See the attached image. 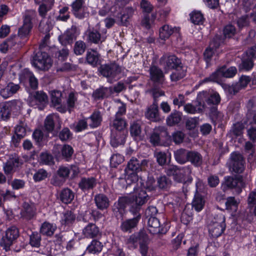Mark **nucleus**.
I'll return each mask as SVG.
<instances>
[{
	"label": "nucleus",
	"instance_id": "1",
	"mask_svg": "<svg viewBox=\"0 0 256 256\" xmlns=\"http://www.w3.org/2000/svg\"><path fill=\"white\" fill-rule=\"evenodd\" d=\"M160 64L166 72L173 70L170 75V80L176 82L184 78L186 74V68L182 59L174 54H165L160 59Z\"/></svg>",
	"mask_w": 256,
	"mask_h": 256
},
{
	"label": "nucleus",
	"instance_id": "2",
	"mask_svg": "<svg viewBox=\"0 0 256 256\" xmlns=\"http://www.w3.org/2000/svg\"><path fill=\"white\" fill-rule=\"evenodd\" d=\"M149 196L144 190H140L134 196H122L118 198V204L120 208L128 207L129 212L134 216L141 218L140 212L142 206L148 200Z\"/></svg>",
	"mask_w": 256,
	"mask_h": 256
},
{
	"label": "nucleus",
	"instance_id": "3",
	"mask_svg": "<svg viewBox=\"0 0 256 256\" xmlns=\"http://www.w3.org/2000/svg\"><path fill=\"white\" fill-rule=\"evenodd\" d=\"M149 162L148 160L134 157H132L128 162L124 172L127 180L132 182L128 187H132L134 191L136 187V182L138 180V174L146 171Z\"/></svg>",
	"mask_w": 256,
	"mask_h": 256
},
{
	"label": "nucleus",
	"instance_id": "4",
	"mask_svg": "<svg viewBox=\"0 0 256 256\" xmlns=\"http://www.w3.org/2000/svg\"><path fill=\"white\" fill-rule=\"evenodd\" d=\"M19 236L20 231L18 227L16 226H10L0 239V246L6 252H20L21 250L20 247L14 246Z\"/></svg>",
	"mask_w": 256,
	"mask_h": 256
},
{
	"label": "nucleus",
	"instance_id": "5",
	"mask_svg": "<svg viewBox=\"0 0 256 256\" xmlns=\"http://www.w3.org/2000/svg\"><path fill=\"white\" fill-rule=\"evenodd\" d=\"M107 29L102 27L100 22L94 27L88 28L86 31V41L88 43L102 44L107 38Z\"/></svg>",
	"mask_w": 256,
	"mask_h": 256
},
{
	"label": "nucleus",
	"instance_id": "6",
	"mask_svg": "<svg viewBox=\"0 0 256 256\" xmlns=\"http://www.w3.org/2000/svg\"><path fill=\"white\" fill-rule=\"evenodd\" d=\"M211 238H216L220 236L226 228L225 217L222 214H216L208 226Z\"/></svg>",
	"mask_w": 256,
	"mask_h": 256
},
{
	"label": "nucleus",
	"instance_id": "7",
	"mask_svg": "<svg viewBox=\"0 0 256 256\" xmlns=\"http://www.w3.org/2000/svg\"><path fill=\"white\" fill-rule=\"evenodd\" d=\"M32 65L40 70H48L52 66V62L48 54L38 50L34 53L31 60Z\"/></svg>",
	"mask_w": 256,
	"mask_h": 256
},
{
	"label": "nucleus",
	"instance_id": "8",
	"mask_svg": "<svg viewBox=\"0 0 256 256\" xmlns=\"http://www.w3.org/2000/svg\"><path fill=\"white\" fill-rule=\"evenodd\" d=\"M100 74L107 78L108 82L112 84L118 78V76L121 73V67L116 62H112L102 64L98 68Z\"/></svg>",
	"mask_w": 256,
	"mask_h": 256
},
{
	"label": "nucleus",
	"instance_id": "9",
	"mask_svg": "<svg viewBox=\"0 0 256 256\" xmlns=\"http://www.w3.org/2000/svg\"><path fill=\"white\" fill-rule=\"evenodd\" d=\"M237 72V69L234 66L227 68L226 66L219 68L209 77L204 79L206 82L211 81L218 82L222 77L230 78L234 76Z\"/></svg>",
	"mask_w": 256,
	"mask_h": 256
},
{
	"label": "nucleus",
	"instance_id": "10",
	"mask_svg": "<svg viewBox=\"0 0 256 256\" xmlns=\"http://www.w3.org/2000/svg\"><path fill=\"white\" fill-rule=\"evenodd\" d=\"M27 100L30 106L42 110L48 103V97L43 91H36L30 93Z\"/></svg>",
	"mask_w": 256,
	"mask_h": 256
},
{
	"label": "nucleus",
	"instance_id": "11",
	"mask_svg": "<svg viewBox=\"0 0 256 256\" xmlns=\"http://www.w3.org/2000/svg\"><path fill=\"white\" fill-rule=\"evenodd\" d=\"M149 240V237L146 231L144 229H141L130 236L126 240V244L130 249H136L138 244Z\"/></svg>",
	"mask_w": 256,
	"mask_h": 256
},
{
	"label": "nucleus",
	"instance_id": "12",
	"mask_svg": "<svg viewBox=\"0 0 256 256\" xmlns=\"http://www.w3.org/2000/svg\"><path fill=\"white\" fill-rule=\"evenodd\" d=\"M208 96L207 92L202 91L198 94L196 100L194 102V104H187L184 105V110L189 114L200 113L203 112L204 104L203 100Z\"/></svg>",
	"mask_w": 256,
	"mask_h": 256
},
{
	"label": "nucleus",
	"instance_id": "13",
	"mask_svg": "<svg viewBox=\"0 0 256 256\" xmlns=\"http://www.w3.org/2000/svg\"><path fill=\"white\" fill-rule=\"evenodd\" d=\"M222 186L224 190L234 189L235 192L238 194L242 192V188L244 187V182L241 176H225Z\"/></svg>",
	"mask_w": 256,
	"mask_h": 256
},
{
	"label": "nucleus",
	"instance_id": "14",
	"mask_svg": "<svg viewBox=\"0 0 256 256\" xmlns=\"http://www.w3.org/2000/svg\"><path fill=\"white\" fill-rule=\"evenodd\" d=\"M168 136L167 128L164 126L156 127L149 136L150 143L154 146H160Z\"/></svg>",
	"mask_w": 256,
	"mask_h": 256
},
{
	"label": "nucleus",
	"instance_id": "15",
	"mask_svg": "<svg viewBox=\"0 0 256 256\" xmlns=\"http://www.w3.org/2000/svg\"><path fill=\"white\" fill-rule=\"evenodd\" d=\"M32 28L30 26L22 24L18 28V34H12L10 36V40H12L13 42L17 45L16 48H21L24 45L29 38L30 32Z\"/></svg>",
	"mask_w": 256,
	"mask_h": 256
},
{
	"label": "nucleus",
	"instance_id": "16",
	"mask_svg": "<svg viewBox=\"0 0 256 256\" xmlns=\"http://www.w3.org/2000/svg\"><path fill=\"white\" fill-rule=\"evenodd\" d=\"M244 160L243 156L238 152H232L230 157L229 168L237 174H241L244 170Z\"/></svg>",
	"mask_w": 256,
	"mask_h": 256
},
{
	"label": "nucleus",
	"instance_id": "17",
	"mask_svg": "<svg viewBox=\"0 0 256 256\" xmlns=\"http://www.w3.org/2000/svg\"><path fill=\"white\" fill-rule=\"evenodd\" d=\"M36 208L31 202H24L20 212L21 217L27 220L32 219L36 216Z\"/></svg>",
	"mask_w": 256,
	"mask_h": 256
},
{
	"label": "nucleus",
	"instance_id": "18",
	"mask_svg": "<svg viewBox=\"0 0 256 256\" xmlns=\"http://www.w3.org/2000/svg\"><path fill=\"white\" fill-rule=\"evenodd\" d=\"M140 219L139 216H134L132 218L124 220L120 225V230L124 232L132 233L137 228Z\"/></svg>",
	"mask_w": 256,
	"mask_h": 256
},
{
	"label": "nucleus",
	"instance_id": "19",
	"mask_svg": "<svg viewBox=\"0 0 256 256\" xmlns=\"http://www.w3.org/2000/svg\"><path fill=\"white\" fill-rule=\"evenodd\" d=\"M148 226L150 232L152 234H163L166 232V229L161 228L160 220L156 216L149 218Z\"/></svg>",
	"mask_w": 256,
	"mask_h": 256
},
{
	"label": "nucleus",
	"instance_id": "20",
	"mask_svg": "<svg viewBox=\"0 0 256 256\" xmlns=\"http://www.w3.org/2000/svg\"><path fill=\"white\" fill-rule=\"evenodd\" d=\"M126 134L127 131H112L110 142L112 146L116 148L124 144Z\"/></svg>",
	"mask_w": 256,
	"mask_h": 256
},
{
	"label": "nucleus",
	"instance_id": "21",
	"mask_svg": "<svg viewBox=\"0 0 256 256\" xmlns=\"http://www.w3.org/2000/svg\"><path fill=\"white\" fill-rule=\"evenodd\" d=\"M96 180L93 176L82 177L78 183V188L84 192H88L96 186Z\"/></svg>",
	"mask_w": 256,
	"mask_h": 256
},
{
	"label": "nucleus",
	"instance_id": "22",
	"mask_svg": "<svg viewBox=\"0 0 256 256\" xmlns=\"http://www.w3.org/2000/svg\"><path fill=\"white\" fill-rule=\"evenodd\" d=\"M150 80L154 83L162 84L164 74L162 70L156 66H152L149 70Z\"/></svg>",
	"mask_w": 256,
	"mask_h": 256
},
{
	"label": "nucleus",
	"instance_id": "23",
	"mask_svg": "<svg viewBox=\"0 0 256 256\" xmlns=\"http://www.w3.org/2000/svg\"><path fill=\"white\" fill-rule=\"evenodd\" d=\"M146 118L152 122H158L160 120L158 110V104L152 102L148 106L144 113Z\"/></svg>",
	"mask_w": 256,
	"mask_h": 256
},
{
	"label": "nucleus",
	"instance_id": "24",
	"mask_svg": "<svg viewBox=\"0 0 256 256\" xmlns=\"http://www.w3.org/2000/svg\"><path fill=\"white\" fill-rule=\"evenodd\" d=\"M100 228L92 222H89L82 230V234L87 238H93L100 234Z\"/></svg>",
	"mask_w": 256,
	"mask_h": 256
},
{
	"label": "nucleus",
	"instance_id": "25",
	"mask_svg": "<svg viewBox=\"0 0 256 256\" xmlns=\"http://www.w3.org/2000/svg\"><path fill=\"white\" fill-rule=\"evenodd\" d=\"M130 132L135 140L140 141L143 140L144 136L142 134V126L140 122H134L130 124Z\"/></svg>",
	"mask_w": 256,
	"mask_h": 256
},
{
	"label": "nucleus",
	"instance_id": "26",
	"mask_svg": "<svg viewBox=\"0 0 256 256\" xmlns=\"http://www.w3.org/2000/svg\"><path fill=\"white\" fill-rule=\"evenodd\" d=\"M94 200L97 208L101 210H106L110 206V200L104 194H97L94 196Z\"/></svg>",
	"mask_w": 256,
	"mask_h": 256
},
{
	"label": "nucleus",
	"instance_id": "27",
	"mask_svg": "<svg viewBox=\"0 0 256 256\" xmlns=\"http://www.w3.org/2000/svg\"><path fill=\"white\" fill-rule=\"evenodd\" d=\"M74 152L72 146L68 144H64L60 149V152L57 154H56L55 156L57 158H61L66 162H69L72 159Z\"/></svg>",
	"mask_w": 256,
	"mask_h": 256
},
{
	"label": "nucleus",
	"instance_id": "28",
	"mask_svg": "<svg viewBox=\"0 0 256 256\" xmlns=\"http://www.w3.org/2000/svg\"><path fill=\"white\" fill-rule=\"evenodd\" d=\"M188 162L196 168L202 166L203 162L202 155L197 151L189 150Z\"/></svg>",
	"mask_w": 256,
	"mask_h": 256
},
{
	"label": "nucleus",
	"instance_id": "29",
	"mask_svg": "<svg viewBox=\"0 0 256 256\" xmlns=\"http://www.w3.org/2000/svg\"><path fill=\"white\" fill-rule=\"evenodd\" d=\"M56 228V224L48 222H44L40 227V233L43 236L51 237L54 235Z\"/></svg>",
	"mask_w": 256,
	"mask_h": 256
},
{
	"label": "nucleus",
	"instance_id": "30",
	"mask_svg": "<svg viewBox=\"0 0 256 256\" xmlns=\"http://www.w3.org/2000/svg\"><path fill=\"white\" fill-rule=\"evenodd\" d=\"M36 18L37 14L35 10H26L23 16V24L32 28Z\"/></svg>",
	"mask_w": 256,
	"mask_h": 256
},
{
	"label": "nucleus",
	"instance_id": "31",
	"mask_svg": "<svg viewBox=\"0 0 256 256\" xmlns=\"http://www.w3.org/2000/svg\"><path fill=\"white\" fill-rule=\"evenodd\" d=\"M86 60L88 64L96 67L100 64V54L96 50H90L86 52Z\"/></svg>",
	"mask_w": 256,
	"mask_h": 256
},
{
	"label": "nucleus",
	"instance_id": "32",
	"mask_svg": "<svg viewBox=\"0 0 256 256\" xmlns=\"http://www.w3.org/2000/svg\"><path fill=\"white\" fill-rule=\"evenodd\" d=\"M189 150L184 148H180L174 152V157L176 162L184 164L188 162Z\"/></svg>",
	"mask_w": 256,
	"mask_h": 256
},
{
	"label": "nucleus",
	"instance_id": "33",
	"mask_svg": "<svg viewBox=\"0 0 256 256\" xmlns=\"http://www.w3.org/2000/svg\"><path fill=\"white\" fill-rule=\"evenodd\" d=\"M110 90L108 88L101 86L94 91L92 97L96 100L104 99L110 96Z\"/></svg>",
	"mask_w": 256,
	"mask_h": 256
},
{
	"label": "nucleus",
	"instance_id": "34",
	"mask_svg": "<svg viewBox=\"0 0 256 256\" xmlns=\"http://www.w3.org/2000/svg\"><path fill=\"white\" fill-rule=\"evenodd\" d=\"M74 198V193L72 190L68 188L62 189L60 193V200L65 204L70 203Z\"/></svg>",
	"mask_w": 256,
	"mask_h": 256
},
{
	"label": "nucleus",
	"instance_id": "35",
	"mask_svg": "<svg viewBox=\"0 0 256 256\" xmlns=\"http://www.w3.org/2000/svg\"><path fill=\"white\" fill-rule=\"evenodd\" d=\"M76 220V216L71 210H66L62 213L60 224L62 226H70Z\"/></svg>",
	"mask_w": 256,
	"mask_h": 256
},
{
	"label": "nucleus",
	"instance_id": "36",
	"mask_svg": "<svg viewBox=\"0 0 256 256\" xmlns=\"http://www.w3.org/2000/svg\"><path fill=\"white\" fill-rule=\"evenodd\" d=\"M32 136L36 144L38 146H43L48 140V136L45 135L44 132L39 129L35 130L33 132Z\"/></svg>",
	"mask_w": 256,
	"mask_h": 256
},
{
	"label": "nucleus",
	"instance_id": "37",
	"mask_svg": "<svg viewBox=\"0 0 256 256\" xmlns=\"http://www.w3.org/2000/svg\"><path fill=\"white\" fill-rule=\"evenodd\" d=\"M86 120H90L89 126L94 128L99 126L101 124L102 118L100 112L96 110Z\"/></svg>",
	"mask_w": 256,
	"mask_h": 256
},
{
	"label": "nucleus",
	"instance_id": "38",
	"mask_svg": "<svg viewBox=\"0 0 256 256\" xmlns=\"http://www.w3.org/2000/svg\"><path fill=\"white\" fill-rule=\"evenodd\" d=\"M182 118V112L174 110L167 117L166 122L168 126H172L180 123Z\"/></svg>",
	"mask_w": 256,
	"mask_h": 256
},
{
	"label": "nucleus",
	"instance_id": "39",
	"mask_svg": "<svg viewBox=\"0 0 256 256\" xmlns=\"http://www.w3.org/2000/svg\"><path fill=\"white\" fill-rule=\"evenodd\" d=\"M22 164L18 158H13L8 160L5 164L4 168L6 174L12 173L14 168H18Z\"/></svg>",
	"mask_w": 256,
	"mask_h": 256
},
{
	"label": "nucleus",
	"instance_id": "40",
	"mask_svg": "<svg viewBox=\"0 0 256 256\" xmlns=\"http://www.w3.org/2000/svg\"><path fill=\"white\" fill-rule=\"evenodd\" d=\"M177 30L176 28H172L168 24H164L160 28L159 30L160 38L163 40H166L175 32Z\"/></svg>",
	"mask_w": 256,
	"mask_h": 256
},
{
	"label": "nucleus",
	"instance_id": "41",
	"mask_svg": "<svg viewBox=\"0 0 256 256\" xmlns=\"http://www.w3.org/2000/svg\"><path fill=\"white\" fill-rule=\"evenodd\" d=\"M250 78L248 76H242L239 80V81L234 85L231 89H232L234 93L236 94L242 88H244L250 81Z\"/></svg>",
	"mask_w": 256,
	"mask_h": 256
},
{
	"label": "nucleus",
	"instance_id": "42",
	"mask_svg": "<svg viewBox=\"0 0 256 256\" xmlns=\"http://www.w3.org/2000/svg\"><path fill=\"white\" fill-rule=\"evenodd\" d=\"M126 120L122 117H115L112 124L114 130L112 131H126Z\"/></svg>",
	"mask_w": 256,
	"mask_h": 256
},
{
	"label": "nucleus",
	"instance_id": "43",
	"mask_svg": "<svg viewBox=\"0 0 256 256\" xmlns=\"http://www.w3.org/2000/svg\"><path fill=\"white\" fill-rule=\"evenodd\" d=\"M171 185L170 179L166 176H160L157 178V186L161 190H167Z\"/></svg>",
	"mask_w": 256,
	"mask_h": 256
},
{
	"label": "nucleus",
	"instance_id": "44",
	"mask_svg": "<svg viewBox=\"0 0 256 256\" xmlns=\"http://www.w3.org/2000/svg\"><path fill=\"white\" fill-rule=\"evenodd\" d=\"M204 203L205 200L202 196L199 194H196L192 202V206L196 211L200 212L203 208Z\"/></svg>",
	"mask_w": 256,
	"mask_h": 256
},
{
	"label": "nucleus",
	"instance_id": "45",
	"mask_svg": "<svg viewBox=\"0 0 256 256\" xmlns=\"http://www.w3.org/2000/svg\"><path fill=\"white\" fill-rule=\"evenodd\" d=\"M244 148L245 152L248 154V161L252 162L254 160L256 157L254 154L255 146L252 142L248 141L245 143Z\"/></svg>",
	"mask_w": 256,
	"mask_h": 256
},
{
	"label": "nucleus",
	"instance_id": "46",
	"mask_svg": "<svg viewBox=\"0 0 256 256\" xmlns=\"http://www.w3.org/2000/svg\"><path fill=\"white\" fill-rule=\"evenodd\" d=\"M40 162L48 166H52L54 164L53 156L47 152H42L40 154Z\"/></svg>",
	"mask_w": 256,
	"mask_h": 256
},
{
	"label": "nucleus",
	"instance_id": "47",
	"mask_svg": "<svg viewBox=\"0 0 256 256\" xmlns=\"http://www.w3.org/2000/svg\"><path fill=\"white\" fill-rule=\"evenodd\" d=\"M148 92L152 95L153 98V102L156 104H158V98L165 96V92L160 88L155 86L149 90Z\"/></svg>",
	"mask_w": 256,
	"mask_h": 256
},
{
	"label": "nucleus",
	"instance_id": "48",
	"mask_svg": "<svg viewBox=\"0 0 256 256\" xmlns=\"http://www.w3.org/2000/svg\"><path fill=\"white\" fill-rule=\"evenodd\" d=\"M102 247V242L96 240H93L88 246L87 251L90 253L96 254L101 252Z\"/></svg>",
	"mask_w": 256,
	"mask_h": 256
},
{
	"label": "nucleus",
	"instance_id": "49",
	"mask_svg": "<svg viewBox=\"0 0 256 256\" xmlns=\"http://www.w3.org/2000/svg\"><path fill=\"white\" fill-rule=\"evenodd\" d=\"M254 66V62L250 58H242V62L239 65L240 70L248 71L251 70Z\"/></svg>",
	"mask_w": 256,
	"mask_h": 256
},
{
	"label": "nucleus",
	"instance_id": "50",
	"mask_svg": "<svg viewBox=\"0 0 256 256\" xmlns=\"http://www.w3.org/2000/svg\"><path fill=\"white\" fill-rule=\"evenodd\" d=\"M224 38L222 34H216L211 40L210 46L214 50L218 48L222 44H224Z\"/></svg>",
	"mask_w": 256,
	"mask_h": 256
},
{
	"label": "nucleus",
	"instance_id": "51",
	"mask_svg": "<svg viewBox=\"0 0 256 256\" xmlns=\"http://www.w3.org/2000/svg\"><path fill=\"white\" fill-rule=\"evenodd\" d=\"M41 234L36 232H32L30 236L29 244L34 248H39L40 246Z\"/></svg>",
	"mask_w": 256,
	"mask_h": 256
},
{
	"label": "nucleus",
	"instance_id": "52",
	"mask_svg": "<svg viewBox=\"0 0 256 256\" xmlns=\"http://www.w3.org/2000/svg\"><path fill=\"white\" fill-rule=\"evenodd\" d=\"M210 115L212 121L214 123L216 122L221 121L224 116L223 114L218 110L216 106H212L210 108Z\"/></svg>",
	"mask_w": 256,
	"mask_h": 256
},
{
	"label": "nucleus",
	"instance_id": "53",
	"mask_svg": "<svg viewBox=\"0 0 256 256\" xmlns=\"http://www.w3.org/2000/svg\"><path fill=\"white\" fill-rule=\"evenodd\" d=\"M62 94L60 90H54L50 92L52 103L54 106L60 105L62 102Z\"/></svg>",
	"mask_w": 256,
	"mask_h": 256
},
{
	"label": "nucleus",
	"instance_id": "54",
	"mask_svg": "<svg viewBox=\"0 0 256 256\" xmlns=\"http://www.w3.org/2000/svg\"><path fill=\"white\" fill-rule=\"evenodd\" d=\"M236 30L235 26L232 24L226 25L223 30V34L224 38H232L236 34Z\"/></svg>",
	"mask_w": 256,
	"mask_h": 256
},
{
	"label": "nucleus",
	"instance_id": "55",
	"mask_svg": "<svg viewBox=\"0 0 256 256\" xmlns=\"http://www.w3.org/2000/svg\"><path fill=\"white\" fill-rule=\"evenodd\" d=\"M86 44L82 40L76 41L74 46V52L76 56L82 55L86 50Z\"/></svg>",
	"mask_w": 256,
	"mask_h": 256
},
{
	"label": "nucleus",
	"instance_id": "56",
	"mask_svg": "<svg viewBox=\"0 0 256 256\" xmlns=\"http://www.w3.org/2000/svg\"><path fill=\"white\" fill-rule=\"evenodd\" d=\"M192 22L195 24H202L204 18L200 12H194L190 14Z\"/></svg>",
	"mask_w": 256,
	"mask_h": 256
},
{
	"label": "nucleus",
	"instance_id": "57",
	"mask_svg": "<svg viewBox=\"0 0 256 256\" xmlns=\"http://www.w3.org/2000/svg\"><path fill=\"white\" fill-rule=\"evenodd\" d=\"M10 116V104H4L0 108V117L4 120L9 118Z\"/></svg>",
	"mask_w": 256,
	"mask_h": 256
},
{
	"label": "nucleus",
	"instance_id": "58",
	"mask_svg": "<svg viewBox=\"0 0 256 256\" xmlns=\"http://www.w3.org/2000/svg\"><path fill=\"white\" fill-rule=\"evenodd\" d=\"M72 133L68 128H64L58 134V138L62 142H66L72 138Z\"/></svg>",
	"mask_w": 256,
	"mask_h": 256
},
{
	"label": "nucleus",
	"instance_id": "59",
	"mask_svg": "<svg viewBox=\"0 0 256 256\" xmlns=\"http://www.w3.org/2000/svg\"><path fill=\"white\" fill-rule=\"evenodd\" d=\"M56 174L64 180L68 178L70 174V168L68 166H60L56 171Z\"/></svg>",
	"mask_w": 256,
	"mask_h": 256
},
{
	"label": "nucleus",
	"instance_id": "60",
	"mask_svg": "<svg viewBox=\"0 0 256 256\" xmlns=\"http://www.w3.org/2000/svg\"><path fill=\"white\" fill-rule=\"evenodd\" d=\"M238 202L234 197H228L225 202L226 208L232 210H236L238 208Z\"/></svg>",
	"mask_w": 256,
	"mask_h": 256
},
{
	"label": "nucleus",
	"instance_id": "61",
	"mask_svg": "<svg viewBox=\"0 0 256 256\" xmlns=\"http://www.w3.org/2000/svg\"><path fill=\"white\" fill-rule=\"evenodd\" d=\"M68 8V6H64L60 8L59 11L60 14L57 16L56 20L63 22H66L70 17Z\"/></svg>",
	"mask_w": 256,
	"mask_h": 256
},
{
	"label": "nucleus",
	"instance_id": "62",
	"mask_svg": "<svg viewBox=\"0 0 256 256\" xmlns=\"http://www.w3.org/2000/svg\"><path fill=\"white\" fill-rule=\"evenodd\" d=\"M72 13L76 18L80 20L86 18L89 16V12L88 11V8L86 6L73 12Z\"/></svg>",
	"mask_w": 256,
	"mask_h": 256
},
{
	"label": "nucleus",
	"instance_id": "63",
	"mask_svg": "<svg viewBox=\"0 0 256 256\" xmlns=\"http://www.w3.org/2000/svg\"><path fill=\"white\" fill-rule=\"evenodd\" d=\"M54 116H48L44 120V128L48 132H52L54 130Z\"/></svg>",
	"mask_w": 256,
	"mask_h": 256
},
{
	"label": "nucleus",
	"instance_id": "64",
	"mask_svg": "<svg viewBox=\"0 0 256 256\" xmlns=\"http://www.w3.org/2000/svg\"><path fill=\"white\" fill-rule=\"evenodd\" d=\"M124 160V157L122 155L120 154H113L110 157V165L111 167L116 168Z\"/></svg>",
	"mask_w": 256,
	"mask_h": 256
}]
</instances>
